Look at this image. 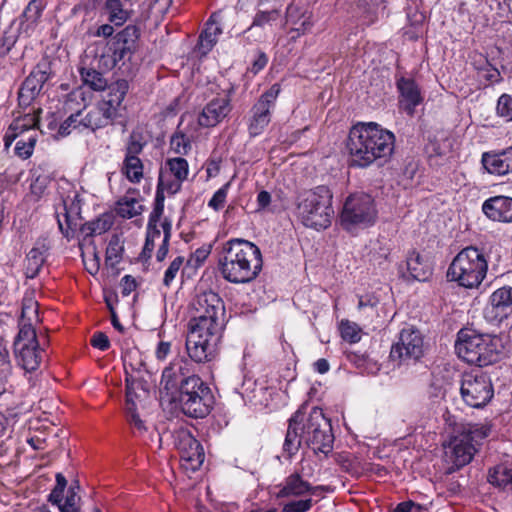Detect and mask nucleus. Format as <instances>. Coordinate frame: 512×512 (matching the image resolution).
I'll use <instances>...</instances> for the list:
<instances>
[{
    "instance_id": "f257e3e1",
    "label": "nucleus",
    "mask_w": 512,
    "mask_h": 512,
    "mask_svg": "<svg viewBox=\"0 0 512 512\" xmlns=\"http://www.w3.org/2000/svg\"><path fill=\"white\" fill-rule=\"evenodd\" d=\"M193 317L189 322L186 351L196 363L211 361L217 352L225 328L224 302L209 290L198 294L193 301Z\"/></svg>"
},
{
    "instance_id": "f03ea898",
    "label": "nucleus",
    "mask_w": 512,
    "mask_h": 512,
    "mask_svg": "<svg viewBox=\"0 0 512 512\" xmlns=\"http://www.w3.org/2000/svg\"><path fill=\"white\" fill-rule=\"evenodd\" d=\"M161 393L190 418H204L214 404L213 393L201 377L190 370V363L183 357L173 359L161 375Z\"/></svg>"
},
{
    "instance_id": "7ed1b4c3",
    "label": "nucleus",
    "mask_w": 512,
    "mask_h": 512,
    "mask_svg": "<svg viewBox=\"0 0 512 512\" xmlns=\"http://www.w3.org/2000/svg\"><path fill=\"white\" fill-rule=\"evenodd\" d=\"M345 147L351 167L367 168L375 162H387L395 148V135L375 122L353 125Z\"/></svg>"
},
{
    "instance_id": "20e7f679",
    "label": "nucleus",
    "mask_w": 512,
    "mask_h": 512,
    "mask_svg": "<svg viewBox=\"0 0 512 512\" xmlns=\"http://www.w3.org/2000/svg\"><path fill=\"white\" fill-rule=\"evenodd\" d=\"M455 350L468 364L485 367L504 357L505 343L500 335L480 333L465 327L457 333Z\"/></svg>"
},
{
    "instance_id": "39448f33",
    "label": "nucleus",
    "mask_w": 512,
    "mask_h": 512,
    "mask_svg": "<svg viewBox=\"0 0 512 512\" xmlns=\"http://www.w3.org/2000/svg\"><path fill=\"white\" fill-rule=\"evenodd\" d=\"M332 192L328 186L319 185L297 197V215L306 227L316 230L330 226L334 210Z\"/></svg>"
},
{
    "instance_id": "423d86ee",
    "label": "nucleus",
    "mask_w": 512,
    "mask_h": 512,
    "mask_svg": "<svg viewBox=\"0 0 512 512\" xmlns=\"http://www.w3.org/2000/svg\"><path fill=\"white\" fill-rule=\"evenodd\" d=\"M301 431L304 443L315 454L323 453L327 456L332 452L334 444L332 425L321 408L313 407L307 416L306 413L304 414Z\"/></svg>"
},
{
    "instance_id": "0eeeda50",
    "label": "nucleus",
    "mask_w": 512,
    "mask_h": 512,
    "mask_svg": "<svg viewBox=\"0 0 512 512\" xmlns=\"http://www.w3.org/2000/svg\"><path fill=\"white\" fill-rule=\"evenodd\" d=\"M463 402L475 409L485 407L494 397V387L488 374L477 371L463 375L460 386Z\"/></svg>"
},
{
    "instance_id": "6e6552de",
    "label": "nucleus",
    "mask_w": 512,
    "mask_h": 512,
    "mask_svg": "<svg viewBox=\"0 0 512 512\" xmlns=\"http://www.w3.org/2000/svg\"><path fill=\"white\" fill-rule=\"evenodd\" d=\"M487 272L486 258H453L448 267V282H457L459 286L477 288L484 280Z\"/></svg>"
},
{
    "instance_id": "1a4fd4ad",
    "label": "nucleus",
    "mask_w": 512,
    "mask_h": 512,
    "mask_svg": "<svg viewBox=\"0 0 512 512\" xmlns=\"http://www.w3.org/2000/svg\"><path fill=\"white\" fill-rule=\"evenodd\" d=\"M375 218L374 199L370 195L358 193L347 197L341 212V223L346 230L359 225H370Z\"/></svg>"
},
{
    "instance_id": "9d476101",
    "label": "nucleus",
    "mask_w": 512,
    "mask_h": 512,
    "mask_svg": "<svg viewBox=\"0 0 512 512\" xmlns=\"http://www.w3.org/2000/svg\"><path fill=\"white\" fill-rule=\"evenodd\" d=\"M280 92V85L275 83L252 106L248 124V132L251 137L260 135L270 123L271 110L275 107Z\"/></svg>"
},
{
    "instance_id": "9b49d317",
    "label": "nucleus",
    "mask_w": 512,
    "mask_h": 512,
    "mask_svg": "<svg viewBox=\"0 0 512 512\" xmlns=\"http://www.w3.org/2000/svg\"><path fill=\"white\" fill-rule=\"evenodd\" d=\"M423 354V336L419 330L410 326L401 330L398 341L391 347L390 358L401 363L408 360H418Z\"/></svg>"
},
{
    "instance_id": "f8f14e48",
    "label": "nucleus",
    "mask_w": 512,
    "mask_h": 512,
    "mask_svg": "<svg viewBox=\"0 0 512 512\" xmlns=\"http://www.w3.org/2000/svg\"><path fill=\"white\" fill-rule=\"evenodd\" d=\"M52 74L51 62L48 59H42L38 62L19 89V105L21 107L29 106L39 95L44 84L51 78Z\"/></svg>"
},
{
    "instance_id": "ddd939ff",
    "label": "nucleus",
    "mask_w": 512,
    "mask_h": 512,
    "mask_svg": "<svg viewBox=\"0 0 512 512\" xmlns=\"http://www.w3.org/2000/svg\"><path fill=\"white\" fill-rule=\"evenodd\" d=\"M220 270L223 277L232 283H246L256 278L262 268V258H253V264L247 258H220Z\"/></svg>"
},
{
    "instance_id": "4468645a",
    "label": "nucleus",
    "mask_w": 512,
    "mask_h": 512,
    "mask_svg": "<svg viewBox=\"0 0 512 512\" xmlns=\"http://www.w3.org/2000/svg\"><path fill=\"white\" fill-rule=\"evenodd\" d=\"M484 318L491 324H500L512 316V287L502 286L491 293L483 310Z\"/></svg>"
},
{
    "instance_id": "2eb2a0df",
    "label": "nucleus",
    "mask_w": 512,
    "mask_h": 512,
    "mask_svg": "<svg viewBox=\"0 0 512 512\" xmlns=\"http://www.w3.org/2000/svg\"><path fill=\"white\" fill-rule=\"evenodd\" d=\"M57 222L61 232L68 236L69 231H74L81 224V199L79 194L74 191L66 197H61V201L55 207Z\"/></svg>"
},
{
    "instance_id": "dca6fc26",
    "label": "nucleus",
    "mask_w": 512,
    "mask_h": 512,
    "mask_svg": "<svg viewBox=\"0 0 512 512\" xmlns=\"http://www.w3.org/2000/svg\"><path fill=\"white\" fill-rule=\"evenodd\" d=\"M174 444L182 460L190 464L192 469L199 468L205 459L201 443L188 429H179L174 434Z\"/></svg>"
},
{
    "instance_id": "f3484780",
    "label": "nucleus",
    "mask_w": 512,
    "mask_h": 512,
    "mask_svg": "<svg viewBox=\"0 0 512 512\" xmlns=\"http://www.w3.org/2000/svg\"><path fill=\"white\" fill-rule=\"evenodd\" d=\"M182 187V182L173 178V175L170 174L166 169H160L158 183L156 188L155 202L154 208L149 216V228L152 226H156L163 215L164 211V201L166 191L170 195H174L180 191Z\"/></svg>"
},
{
    "instance_id": "a211bd4d",
    "label": "nucleus",
    "mask_w": 512,
    "mask_h": 512,
    "mask_svg": "<svg viewBox=\"0 0 512 512\" xmlns=\"http://www.w3.org/2000/svg\"><path fill=\"white\" fill-rule=\"evenodd\" d=\"M56 484L47 496V501L56 506L60 512H80L81 497L72 491H67L64 499V491L67 488V479L62 473L55 475Z\"/></svg>"
},
{
    "instance_id": "6ab92c4d",
    "label": "nucleus",
    "mask_w": 512,
    "mask_h": 512,
    "mask_svg": "<svg viewBox=\"0 0 512 512\" xmlns=\"http://www.w3.org/2000/svg\"><path fill=\"white\" fill-rule=\"evenodd\" d=\"M306 404L301 405L288 419V427L283 443V453L287 459H291L299 451L304 438L302 437L301 424L304 420Z\"/></svg>"
},
{
    "instance_id": "aec40b11",
    "label": "nucleus",
    "mask_w": 512,
    "mask_h": 512,
    "mask_svg": "<svg viewBox=\"0 0 512 512\" xmlns=\"http://www.w3.org/2000/svg\"><path fill=\"white\" fill-rule=\"evenodd\" d=\"M396 86L400 94V108L407 115L413 116L415 108L423 101L418 85L412 78L400 77L397 79Z\"/></svg>"
},
{
    "instance_id": "412c9836",
    "label": "nucleus",
    "mask_w": 512,
    "mask_h": 512,
    "mask_svg": "<svg viewBox=\"0 0 512 512\" xmlns=\"http://www.w3.org/2000/svg\"><path fill=\"white\" fill-rule=\"evenodd\" d=\"M399 273L408 281H426L433 273V265L429 258H406L399 264Z\"/></svg>"
},
{
    "instance_id": "4be33fe9",
    "label": "nucleus",
    "mask_w": 512,
    "mask_h": 512,
    "mask_svg": "<svg viewBox=\"0 0 512 512\" xmlns=\"http://www.w3.org/2000/svg\"><path fill=\"white\" fill-rule=\"evenodd\" d=\"M483 167L490 174L512 173V146L500 152H485L481 159Z\"/></svg>"
},
{
    "instance_id": "5701e85b",
    "label": "nucleus",
    "mask_w": 512,
    "mask_h": 512,
    "mask_svg": "<svg viewBox=\"0 0 512 512\" xmlns=\"http://www.w3.org/2000/svg\"><path fill=\"white\" fill-rule=\"evenodd\" d=\"M483 213L493 221L512 222V198L494 196L484 201Z\"/></svg>"
},
{
    "instance_id": "b1692460",
    "label": "nucleus",
    "mask_w": 512,
    "mask_h": 512,
    "mask_svg": "<svg viewBox=\"0 0 512 512\" xmlns=\"http://www.w3.org/2000/svg\"><path fill=\"white\" fill-rule=\"evenodd\" d=\"M277 498L300 497L306 493L314 494L315 490H324L325 486H312L309 482L302 479L298 472L292 473L285 478L281 484Z\"/></svg>"
},
{
    "instance_id": "393cba45",
    "label": "nucleus",
    "mask_w": 512,
    "mask_h": 512,
    "mask_svg": "<svg viewBox=\"0 0 512 512\" xmlns=\"http://www.w3.org/2000/svg\"><path fill=\"white\" fill-rule=\"evenodd\" d=\"M230 112V101L227 98H215L202 110L198 123L203 127H214Z\"/></svg>"
},
{
    "instance_id": "a878e982",
    "label": "nucleus",
    "mask_w": 512,
    "mask_h": 512,
    "mask_svg": "<svg viewBox=\"0 0 512 512\" xmlns=\"http://www.w3.org/2000/svg\"><path fill=\"white\" fill-rule=\"evenodd\" d=\"M219 13H213L205 24V28L199 35L198 50L202 55L208 54L218 41V36L222 34V27L219 24Z\"/></svg>"
},
{
    "instance_id": "bb28decb",
    "label": "nucleus",
    "mask_w": 512,
    "mask_h": 512,
    "mask_svg": "<svg viewBox=\"0 0 512 512\" xmlns=\"http://www.w3.org/2000/svg\"><path fill=\"white\" fill-rule=\"evenodd\" d=\"M453 462L456 468H461L471 462L477 452L476 444L469 442L466 436L456 435L450 441Z\"/></svg>"
},
{
    "instance_id": "cd10ccee",
    "label": "nucleus",
    "mask_w": 512,
    "mask_h": 512,
    "mask_svg": "<svg viewBox=\"0 0 512 512\" xmlns=\"http://www.w3.org/2000/svg\"><path fill=\"white\" fill-rule=\"evenodd\" d=\"M14 352L18 364L26 371L32 372L39 368L42 358L39 343L14 347Z\"/></svg>"
},
{
    "instance_id": "c85d7f7f",
    "label": "nucleus",
    "mask_w": 512,
    "mask_h": 512,
    "mask_svg": "<svg viewBox=\"0 0 512 512\" xmlns=\"http://www.w3.org/2000/svg\"><path fill=\"white\" fill-rule=\"evenodd\" d=\"M115 221L113 212H105L92 221L80 225V231L84 235L83 241L88 242L95 235H101L111 229Z\"/></svg>"
},
{
    "instance_id": "c756f323",
    "label": "nucleus",
    "mask_w": 512,
    "mask_h": 512,
    "mask_svg": "<svg viewBox=\"0 0 512 512\" xmlns=\"http://www.w3.org/2000/svg\"><path fill=\"white\" fill-rule=\"evenodd\" d=\"M345 355L347 360L362 373L375 375L380 370L379 363L367 351L347 349Z\"/></svg>"
},
{
    "instance_id": "7c9ffc66",
    "label": "nucleus",
    "mask_w": 512,
    "mask_h": 512,
    "mask_svg": "<svg viewBox=\"0 0 512 512\" xmlns=\"http://www.w3.org/2000/svg\"><path fill=\"white\" fill-rule=\"evenodd\" d=\"M46 6L44 0H31L20 17V29L25 32L34 29Z\"/></svg>"
},
{
    "instance_id": "2f4dec72",
    "label": "nucleus",
    "mask_w": 512,
    "mask_h": 512,
    "mask_svg": "<svg viewBox=\"0 0 512 512\" xmlns=\"http://www.w3.org/2000/svg\"><path fill=\"white\" fill-rule=\"evenodd\" d=\"M357 8L364 22L373 24L384 15L386 7L384 0H359Z\"/></svg>"
},
{
    "instance_id": "473e14b6",
    "label": "nucleus",
    "mask_w": 512,
    "mask_h": 512,
    "mask_svg": "<svg viewBox=\"0 0 512 512\" xmlns=\"http://www.w3.org/2000/svg\"><path fill=\"white\" fill-rule=\"evenodd\" d=\"M223 252L233 256H261L260 249L254 243L240 238L228 241Z\"/></svg>"
},
{
    "instance_id": "72a5a7b5",
    "label": "nucleus",
    "mask_w": 512,
    "mask_h": 512,
    "mask_svg": "<svg viewBox=\"0 0 512 512\" xmlns=\"http://www.w3.org/2000/svg\"><path fill=\"white\" fill-rule=\"evenodd\" d=\"M487 481L500 489L512 490V468L503 464L490 468L487 475Z\"/></svg>"
},
{
    "instance_id": "f704fd0d",
    "label": "nucleus",
    "mask_w": 512,
    "mask_h": 512,
    "mask_svg": "<svg viewBox=\"0 0 512 512\" xmlns=\"http://www.w3.org/2000/svg\"><path fill=\"white\" fill-rule=\"evenodd\" d=\"M143 209V205L137 199L123 197L117 201L115 211L121 218L130 219L140 215Z\"/></svg>"
},
{
    "instance_id": "c9c22d12",
    "label": "nucleus",
    "mask_w": 512,
    "mask_h": 512,
    "mask_svg": "<svg viewBox=\"0 0 512 512\" xmlns=\"http://www.w3.org/2000/svg\"><path fill=\"white\" fill-rule=\"evenodd\" d=\"M109 50L112 51V55L103 56V59L104 65L110 69L117 66L120 62L124 64L126 60H130L135 52V50H132L128 47H124L121 45H117L114 42H112V45L109 48Z\"/></svg>"
},
{
    "instance_id": "e433bc0d",
    "label": "nucleus",
    "mask_w": 512,
    "mask_h": 512,
    "mask_svg": "<svg viewBox=\"0 0 512 512\" xmlns=\"http://www.w3.org/2000/svg\"><path fill=\"white\" fill-rule=\"evenodd\" d=\"M143 163L139 157H125L122 173L131 183H139L143 178Z\"/></svg>"
},
{
    "instance_id": "4c0bfd02",
    "label": "nucleus",
    "mask_w": 512,
    "mask_h": 512,
    "mask_svg": "<svg viewBox=\"0 0 512 512\" xmlns=\"http://www.w3.org/2000/svg\"><path fill=\"white\" fill-rule=\"evenodd\" d=\"M139 37L140 29L136 25H128L115 35L113 42L136 51Z\"/></svg>"
},
{
    "instance_id": "58836bf2",
    "label": "nucleus",
    "mask_w": 512,
    "mask_h": 512,
    "mask_svg": "<svg viewBox=\"0 0 512 512\" xmlns=\"http://www.w3.org/2000/svg\"><path fill=\"white\" fill-rule=\"evenodd\" d=\"M106 88L108 89V92L104 100L108 101L109 105L121 106L129 90V83L125 79H119L116 82L107 85Z\"/></svg>"
},
{
    "instance_id": "ea45409f",
    "label": "nucleus",
    "mask_w": 512,
    "mask_h": 512,
    "mask_svg": "<svg viewBox=\"0 0 512 512\" xmlns=\"http://www.w3.org/2000/svg\"><path fill=\"white\" fill-rule=\"evenodd\" d=\"M161 168L166 169L170 174L173 175V177L181 182L187 179L189 172L188 162L182 157L167 159L164 167Z\"/></svg>"
},
{
    "instance_id": "a19ab883",
    "label": "nucleus",
    "mask_w": 512,
    "mask_h": 512,
    "mask_svg": "<svg viewBox=\"0 0 512 512\" xmlns=\"http://www.w3.org/2000/svg\"><path fill=\"white\" fill-rule=\"evenodd\" d=\"M105 10L109 14V21L116 26L123 25L128 19V12L123 9L121 0H106Z\"/></svg>"
},
{
    "instance_id": "79ce46f5",
    "label": "nucleus",
    "mask_w": 512,
    "mask_h": 512,
    "mask_svg": "<svg viewBox=\"0 0 512 512\" xmlns=\"http://www.w3.org/2000/svg\"><path fill=\"white\" fill-rule=\"evenodd\" d=\"M138 390L147 394L142 381L126 378V410L137 409V400L141 397V394L137 392Z\"/></svg>"
},
{
    "instance_id": "37998d69",
    "label": "nucleus",
    "mask_w": 512,
    "mask_h": 512,
    "mask_svg": "<svg viewBox=\"0 0 512 512\" xmlns=\"http://www.w3.org/2000/svg\"><path fill=\"white\" fill-rule=\"evenodd\" d=\"M491 427L486 424H469L460 433L462 436H466L469 442L475 443L476 447L480 445L481 441L489 436Z\"/></svg>"
},
{
    "instance_id": "c03bdc74",
    "label": "nucleus",
    "mask_w": 512,
    "mask_h": 512,
    "mask_svg": "<svg viewBox=\"0 0 512 512\" xmlns=\"http://www.w3.org/2000/svg\"><path fill=\"white\" fill-rule=\"evenodd\" d=\"M19 332L14 340V347L38 344L37 335L32 323L19 321Z\"/></svg>"
},
{
    "instance_id": "a18cd8bd",
    "label": "nucleus",
    "mask_w": 512,
    "mask_h": 512,
    "mask_svg": "<svg viewBox=\"0 0 512 512\" xmlns=\"http://www.w3.org/2000/svg\"><path fill=\"white\" fill-rule=\"evenodd\" d=\"M145 145L142 132L133 130L126 143L125 157H138Z\"/></svg>"
},
{
    "instance_id": "49530a36",
    "label": "nucleus",
    "mask_w": 512,
    "mask_h": 512,
    "mask_svg": "<svg viewBox=\"0 0 512 512\" xmlns=\"http://www.w3.org/2000/svg\"><path fill=\"white\" fill-rule=\"evenodd\" d=\"M81 75L84 83L94 91H103L108 85L103 75L94 69H83Z\"/></svg>"
},
{
    "instance_id": "de8ad7c7",
    "label": "nucleus",
    "mask_w": 512,
    "mask_h": 512,
    "mask_svg": "<svg viewBox=\"0 0 512 512\" xmlns=\"http://www.w3.org/2000/svg\"><path fill=\"white\" fill-rule=\"evenodd\" d=\"M279 15V10L276 7L267 11H258L253 18L252 24L244 31V34L251 31L254 27L263 28L266 25L271 24L279 18Z\"/></svg>"
},
{
    "instance_id": "09e8293b",
    "label": "nucleus",
    "mask_w": 512,
    "mask_h": 512,
    "mask_svg": "<svg viewBox=\"0 0 512 512\" xmlns=\"http://www.w3.org/2000/svg\"><path fill=\"white\" fill-rule=\"evenodd\" d=\"M101 118H103V116L97 107L95 110L88 112L84 117H82L79 124H82L84 128H89L95 131L107 126V121Z\"/></svg>"
},
{
    "instance_id": "8fccbe9b",
    "label": "nucleus",
    "mask_w": 512,
    "mask_h": 512,
    "mask_svg": "<svg viewBox=\"0 0 512 512\" xmlns=\"http://www.w3.org/2000/svg\"><path fill=\"white\" fill-rule=\"evenodd\" d=\"M341 336L345 341L355 344L361 340V328L348 320L342 321L340 324Z\"/></svg>"
},
{
    "instance_id": "3c124183",
    "label": "nucleus",
    "mask_w": 512,
    "mask_h": 512,
    "mask_svg": "<svg viewBox=\"0 0 512 512\" xmlns=\"http://www.w3.org/2000/svg\"><path fill=\"white\" fill-rule=\"evenodd\" d=\"M296 10H297L296 7H294L293 5L288 6L287 11H286V19H287V22L296 25L295 27H293L291 29V32H296L297 36H299L311 29L312 22L310 21L309 16L308 17L303 16V20L298 25V22L293 20L294 13L296 12Z\"/></svg>"
},
{
    "instance_id": "603ef678",
    "label": "nucleus",
    "mask_w": 512,
    "mask_h": 512,
    "mask_svg": "<svg viewBox=\"0 0 512 512\" xmlns=\"http://www.w3.org/2000/svg\"><path fill=\"white\" fill-rule=\"evenodd\" d=\"M170 148L177 154L186 155L191 149V143L185 134L176 132L171 136Z\"/></svg>"
},
{
    "instance_id": "864d4df0",
    "label": "nucleus",
    "mask_w": 512,
    "mask_h": 512,
    "mask_svg": "<svg viewBox=\"0 0 512 512\" xmlns=\"http://www.w3.org/2000/svg\"><path fill=\"white\" fill-rule=\"evenodd\" d=\"M98 109L101 111V114L103 116V120L107 121V125L112 124L114 121H116L119 117L122 116L121 110L122 106L118 105H109L108 101L103 100L99 105Z\"/></svg>"
},
{
    "instance_id": "5fc2aeb1",
    "label": "nucleus",
    "mask_w": 512,
    "mask_h": 512,
    "mask_svg": "<svg viewBox=\"0 0 512 512\" xmlns=\"http://www.w3.org/2000/svg\"><path fill=\"white\" fill-rule=\"evenodd\" d=\"M36 144V137L30 136L27 140H19L15 146V154L22 159H28L34 150Z\"/></svg>"
},
{
    "instance_id": "6e6d98bb",
    "label": "nucleus",
    "mask_w": 512,
    "mask_h": 512,
    "mask_svg": "<svg viewBox=\"0 0 512 512\" xmlns=\"http://www.w3.org/2000/svg\"><path fill=\"white\" fill-rule=\"evenodd\" d=\"M32 315L38 317V303L31 298L23 299L20 321L27 320V323H32Z\"/></svg>"
},
{
    "instance_id": "4d7b16f0",
    "label": "nucleus",
    "mask_w": 512,
    "mask_h": 512,
    "mask_svg": "<svg viewBox=\"0 0 512 512\" xmlns=\"http://www.w3.org/2000/svg\"><path fill=\"white\" fill-rule=\"evenodd\" d=\"M81 116V111H77L76 113L71 114L59 127L58 129V135L61 137L68 136L72 129H75L79 126H82V124H79Z\"/></svg>"
},
{
    "instance_id": "13d9d810",
    "label": "nucleus",
    "mask_w": 512,
    "mask_h": 512,
    "mask_svg": "<svg viewBox=\"0 0 512 512\" xmlns=\"http://www.w3.org/2000/svg\"><path fill=\"white\" fill-rule=\"evenodd\" d=\"M39 123L38 117L32 114H26L22 119L14 120L10 124V130H20V132H24L31 127H36Z\"/></svg>"
},
{
    "instance_id": "bf43d9fd",
    "label": "nucleus",
    "mask_w": 512,
    "mask_h": 512,
    "mask_svg": "<svg viewBox=\"0 0 512 512\" xmlns=\"http://www.w3.org/2000/svg\"><path fill=\"white\" fill-rule=\"evenodd\" d=\"M497 113L501 117H506L512 121V96L509 94H502L497 101Z\"/></svg>"
},
{
    "instance_id": "052dcab7",
    "label": "nucleus",
    "mask_w": 512,
    "mask_h": 512,
    "mask_svg": "<svg viewBox=\"0 0 512 512\" xmlns=\"http://www.w3.org/2000/svg\"><path fill=\"white\" fill-rule=\"evenodd\" d=\"M230 187V183L224 184L220 189H218L212 198L208 202V206L213 208L216 211H219L221 208H223L224 203L226 201V197L228 194V189Z\"/></svg>"
},
{
    "instance_id": "680f3d73",
    "label": "nucleus",
    "mask_w": 512,
    "mask_h": 512,
    "mask_svg": "<svg viewBox=\"0 0 512 512\" xmlns=\"http://www.w3.org/2000/svg\"><path fill=\"white\" fill-rule=\"evenodd\" d=\"M183 265V258H174L166 269L163 277V285L169 288Z\"/></svg>"
},
{
    "instance_id": "e2e57ef3",
    "label": "nucleus",
    "mask_w": 512,
    "mask_h": 512,
    "mask_svg": "<svg viewBox=\"0 0 512 512\" xmlns=\"http://www.w3.org/2000/svg\"><path fill=\"white\" fill-rule=\"evenodd\" d=\"M313 506V500L311 498L295 500L286 503L283 506V512H307Z\"/></svg>"
},
{
    "instance_id": "0e129e2a",
    "label": "nucleus",
    "mask_w": 512,
    "mask_h": 512,
    "mask_svg": "<svg viewBox=\"0 0 512 512\" xmlns=\"http://www.w3.org/2000/svg\"><path fill=\"white\" fill-rule=\"evenodd\" d=\"M12 370L8 350L0 345V380H7Z\"/></svg>"
},
{
    "instance_id": "69168bd1",
    "label": "nucleus",
    "mask_w": 512,
    "mask_h": 512,
    "mask_svg": "<svg viewBox=\"0 0 512 512\" xmlns=\"http://www.w3.org/2000/svg\"><path fill=\"white\" fill-rule=\"evenodd\" d=\"M50 248L51 240L49 239V237L41 236L35 241L29 254L31 256H42L43 254L49 252Z\"/></svg>"
},
{
    "instance_id": "338daca9",
    "label": "nucleus",
    "mask_w": 512,
    "mask_h": 512,
    "mask_svg": "<svg viewBox=\"0 0 512 512\" xmlns=\"http://www.w3.org/2000/svg\"><path fill=\"white\" fill-rule=\"evenodd\" d=\"M127 421L133 428L138 432V434H143L147 431V427L145 422L140 418L137 413V409H128L126 410Z\"/></svg>"
},
{
    "instance_id": "774afa93",
    "label": "nucleus",
    "mask_w": 512,
    "mask_h": 512,
    "mask_svg": "<svg viewBox=\"0 0 512 512\" xmlns=\"http://www.w3.org/2000/svg\"><path fill=\"white\" fill-rule=\"evenodd\" d=\"M44 258H27L25 275L27 278H35L44 264Z\"/></svg>"
}]
</instances>
